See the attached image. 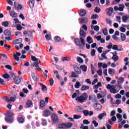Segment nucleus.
Masks as SVG:
<instances>
[{"instance_id":"1","label":"nucleus","mask_w":129,"mask_h":129,"mask_svg":"<svg viewBox=\"0 0 129 129\" xmlns=\"http://www.w3.org/2000/svg\"><path fill=\"white\" fill-rule=\"evenodd\" d=\"M87 98H88V95L86 93H84L80 96L77 97L76 100L80 103H83V102H85L87 100Z\"/></svg>"},{"instance_id":"2","label":"nucleus","mask_w":129,"mask_h":129,"mask_svg":"<svg viewBox=\"0 0 129 129\" xmlns=\"http://www.w3.org/2000/svg\"><path fill=\"white\" fill-rule=\"evenodd\" d=\"M7 122H14V113L13 112L9 111L5 117Z\"/></svg>"},{"instance_id":"3","label":"nucleus","mask_w":129,"mask_h":129,"mask_svg":"<svg viewBox=\"0 0 129 129\" xmlns=\"http://www.w3.org/2000/svg\"><path fill=\"white\" fill-rule=\"evenodd\" d=\"M106 88L108 90H110V92L113 94H115V93L118 92V91H116V89H115V88H116V86L115 85L108 84L106 86Z\"/></svg>"},{"instance_id":"4","label":"nucleus","mask_w":129,"mask_h":129,"mask_svg":"<svg viewBox=\"0 0 129 129\" xmlns=\"http://www.w3.org/2000/svg\"><path fill=\"white\" fill-rule=\"evenodd\" d=\"M80 40H81L82 45H85V40H84V38L86 37V33L83 29H80Z\"/></svg>"},{"instance_id":"5","label":"nucleus","mask_w":129,"mask_h":129,"mask_svg":"<svg viewBox=\"0 0 129 129\" xmlns=\"http://www.w3.org/2000/svg\"><path fill=\"white\" fill-rule=\"evenodd\" d=\"M3 99L6 101V102H8L10 103V102H15L16 99H17V96L14 95L13 97H11L10 99L7 97H4L3 98Z\"/></svg>"},{"instance_id":"6","label":"nucleus","mask_w":129,"mask_h":129,"mask_svg":"<svg viewBox=\"0 0 129 129\" xmlns=\"http://www.w3.org/2000/svg\"><path fill=\"white\" fill-rule=\"evenodd\" d=\"M51 117L52 119L53 123H58L59 122V118L56 113H53L51 115Z\"/></svg>"},{"instance_id":"7","label":"nucleus","mask_w":129,"mask_h":129,"mask_svg":"<svg viewBox=\"0 0 129 129\" xmlns=\"http://www.w3.org/2000/svg\"><path fill=\"white\" fill-rule=\"evenodd\" d=\"M106 14L107 16H108V17H110L111 15H112V13H113V8L112 7H109L108 8H107L105 10Z\"/></svg>"},{"instance_id":"8","label":"nucleus","mask_w":129,"mask_h":129,"mask_svg":"<svg viewBox=\"0 0 129 129\" xmlns=\"http://www.w3.org/2000/svg\"><path fill=\"white\" fill-rule=\"evenodd\" d=\"M75 43L80 47H81V46H85V45H83V44H82V41H81V39H80L79 38H76L75 39Z\"/></svg>"},{"instance_id":"9","label":"nucleus","mask_w":129,"mask_h":129,"mask_svg":"<svg viewBox=\"0 0 129 129\" xmlns=\"http://www.w3.org/2000/svg\"><path fill=\"white\" fill-rule=\"evenodd\" d=\"M93 106L94 108L97 111L100 110V109H101L102 108V106L99 103H95L93 104Z\"/></svg>"},{"instance_id":"10","label":"nucleus","mask_w":129,"mask_h":129,"mask_svg":"<svg viewBox=\"0 0 129 129\" xmlns=\"http://www.w3.org/2000/svg\"><path fill=\"white\" fill-rule=\"evenodd\" d=\"M74 71L76 72L77 74H81V69L79 68L77 66L76 64L73 66Z\"/></svg>"},{"instance_id":"11","label":"nucleus","mask_w":129,"mask_h":129,"mask_svg":"<svg viewBox=\"0 0 129 129\" xmlns=\"http://www.w3.org/2000/svg\"><path fill=\"white\" fill-rule=\"evenodd\" d=\"M22 79H23V78H20V77H15L14 79V82L16 84H20Z\"/></svg>"},{"instance_id":"12","label":"nucleus","mask_w":129,"mask_h":129,"mask_svg":"<svg viewBox=\"0 0 129 129\" xmlns=\"http://www.w3.org/2000/svg\"><path fill=\"white\" fill-rule=\"evenodd\" d=\"M20 56H21V53L20 52H16V54H14V59L16 61H20Z\"/></svg>"},{"instance_id":"13","label":"nucleus","mask_w":129,"mask_h":129,"mask_svg":"<svg viewBox=\"0 0 129 129\" xmlns=\"http://www.w3.org/2000/svg\"><path fill=\"white\" fill-rule=\"evenodd\" d=\"M21 42H23V39H22V38H19L14 40L13 44H14V45H18L21 44Z\"/></svg>"},{"instance_id":"14","label":"nucleus","mask_w":129,"mask_h":129,"mask_svg":"<svg viewBox=\"0 0 129 129\" xmlns=\"http://www.w3.org/2000/svg\"><path fill=\"white\" fill-rule=\"evenodd\" d=\"M10 15L11 17H12V18H17L18 17V14L15 11H11L10 12Z\"/></svg>"},{"instance_id":"15","label":"nucleus","mask_w":129,"mask_h":129,"mask_svg":"<svg viewBox=\"0 0 129 129\" xmlns=\"http://www.w3.org/2000/svg\"><path fill=\"white\" fill-rule=\"evenodd\" d=\"M91 28L92 30L94 29V31H96V32H98V31H99V26L97 25L93 26V25H91Z\"/></svg>"},{"instance_id":"16","label":"nucleus","mask_w":129,"mask_h":129,"mask_svg":"<svg viewBox=\"0 0 129 129\" xmlns=\"http://www.w3.org/2000/svg\"><path fill=\"white\" fill-rule=\"evenodd\" d=\"M24 35H27L28 37H29V38H31L33 35V33L32 32L27 31H24L23 32Z\"/></svg>"},{"instance_id":"17","label":"nucleus","mask_w":129,"mask_h":129,"mask_svg":"<svg viewBox=\"0 0 129 129\" xmlns=\"http://www.w3.org/2000/svg\"><path fill=\"white\" fill-rule=\"evenodd\" d=\"M40 85L41 86V90H42L43 92H46V91L47 90V87H46L45 85H43L42 83H40Z\"/></svg>"},{"instance_id":"18","label":"nucleus","mask_w":129,"mask_h":129,"mask_svg":"<svg viewBox=\"0 0 129 129\" xmlns=\"http://www.w3.org/2000/svg\"><path fill=\"white\" fill-rule=\"evenodd\" d=\"M104 116H106V113H105V112L100 114L98 115V117L99 119L101 120V119H102V118L103 117H104Z\"/></svg>"},{"instance_id":"19","label":"nucleus","mask_w":129,"mask_h":129,"mask_svg":"<svg viewBox=\"0 0 129 129\" xmlns=\"http://www.w3.org/2000/svg\"><path fill=\"white\" fill-rule=\"evenodd\" d=\"M119 11V12H123L124 9V4H120L118 5Z\"/></svg>"},{"instance_id":"20","label":"nucleus","mask_w":129,"mask_h":129,"mask_svg":"<svg viewBox=\"0 0 129 129\" xmlns=\"http://www.w3.org/2000/svg\"><path fill=\"white\" fill-rule=\"evenodd\" d=\"M86 15V11L83 9H82L80 12V15L81 16V17H84V16H85Z\"/></svg>"},{"instance_id":"21","label":"nucleus","mask_w":129,"mask_h":129,"mask_svg":"<svg viewBox=\"0 0 129 129\" xmlns=\"http://www.w3.org/2000/svg\"><path fill=\"white\" fill-rule=\"evenodd\" d=\"M35 5V0H30L29 1V6L31 9L34 8Z\"/></svg>"},{"instance_id":"22","label":"nucleus","mask_w":129,"mask_h":129,"mask_svg":"<svg viewBox=\"0 0 129 129\" xmlns=\"http://www.w3.org/2000/svg\"><path fill=\"white\" fill-rule=\"evenodd\" d=\"M26 105L27 107H31L33 105V102L31 100H28L26 102Z\"/></svg>"},{"instance_id":"23","label":"nucleus","mask_w":129,"mask_h":129,"mask_svg":"<svg viewBox=\"0 0 129 129\" xmlns=\"http://www.w3.org/2000/svg\"><path fill=\"white\" fill-rule=\"evenodd\" d=\"M80 68L84 72H86V71H87V67L85 65H81Z\"/></svg>"},{"instance_id":"24","label":"nucleus","mask_w":129,"mask_h":129,"mask_svg":"<svg viewBox=\"0 0 129 129\" xmlns=\"http://www.w3.org/2000/svg\"><path fill=\"white\" fill-rule=\"evenodd\" d=\"M87 41L88 42V43H89V44H92V43H93V40L90 36H88L87 38Z\"/></svg>"},{"instance_id":"25","label":"nucleus","mask_w":129,"mask_h":129,"mask_svg":"<svg viewBox=\"0 0 129 129\" xmlns=\"http://www.w3.org/2000/svg\"><path fill=\"white\" fill-rule=\"evenodd\" d=\"M70 77L71 78H78V76H77V75L76 74V73H75V72H72L71 74Z\"/></svg>"},{"instance_id":"26","label":"nucleus","mask_w":129,"mask_h":129,"mask_svg":"<svg viewBox=\"0 0 129 129\" xmlns=\"http://www.w3.org/2000/svg\"><path fill=\"white\" fill-rule=\"evenodd\" d=\"M128 20V17L127 16H123L122 17V21L123 23H126V21Z\"/></svg>"},{"instance_id":"27","label":"nucleus","mask_w":129,"mask_h":129,"mask_svg":"<svg viewBox=\"0 0 129 129\" xmlns=\"http://www.w3.org/2000/svg\"><path fill=\"white\" fill-rule=\"evenodd\" d=\"M64 124H65L66 128H68L71 127V126L73 125V124H72V123L71 122L64 123Z\"/></svg>"},{"instance_id":"28","label":"nucleus","mask_w":129,"mask_h":129,"mask_svg":"<svg viewBox=\"0 0 129 129\" xmlns=\"http://www.w3.org/2000/svg\"><path fill=\"white\" fill-rule=\"evenodd\" d=\"M89 89V86L84 85L81 87V90L84 91L85 90H88Z\"/></svg>"},{"instance_id":"29","label":"nucleus","mask_w":129,"mask_h":129,"mask_svg":"<svg viewBox=\"0 0 129 129\" xmlns=\"http://www.w3.org/2000/svg\"><path fill=\"white\" fill-rule=\"evenodd\" d=\"M81 22L83 24H86V23L88 22V20H87V18H86V17H84L81 19Z\"/></svg>"},{"instance_id":"30","label":"nucleus","mask_w":129,"mask_h":129,"mask_svg":"<svg viewBox=\"0 0 129 129\" xmlns=\"http://www.w3.org/2000/svg\"><path fill=\"white\" fill-rule=\"evenodd\" d=\"M58 128H66V126H65V123H59L58 124Z\"/></svg>"},{"instance_id":"31","label":"nucleus","mask_w":129,"mask_h":129,"mask_svg":"<svg viewBox=\"0 0 129 129\" xmlns=\"http://www.w3.org/2000/svg\"><path fill=\"white\" fill-rule=\"evenodd\" d=\"M113 56L112 57V60H113L115 62H116L118 60V57L116 55L113 54L112 53Z\"/></svg>"},{"instance_id":"32","label":"nucleus","mask_w":129,"mask_h":129,"mask_svg":"<svg viewBox=\"0 0 129 129\" xmlns=\"http://www.w3.org/2000/svg\"><path fill=\"white\" fill-rule=\"evenodd\" d=\"M4 33L5 36H11V32L9 30H4Z\"/></svg>"},{"instance_id":"33","label":"nucleus","mask_w":129,"mask_h":129,"mask_svg":"<svg viewBox=\"0 0 129 129\" xmlns=\"http://www.w3.org/2000/svg\"><path fill=\"white\" fill-rule=\"evenodd\" d=\"M108 73L110 75L114 74V73H115V71L113 69H109Z\"/></svg>"},{"instance_id":"34","label":"nucleus","mask_w":129,"mask_h":129,"mask_svg":"<svg viewBox=\"0 0 129 129\" xmlns=\"http://www.w3.org/2000/svg\"><path fill=\"white\" fill-rule=\"evenodd\" d=\"M50 114H51V112H50V110H46L44 111V115L45 116H49V115H50Z\"/></svg>"},{"instance_id":"35","label":"nucleus","mask_w":129,"mask_h":129,"mask_svg":"<svg viewBox=\"0 0 129 129\" xmlns=\"http://www.w3.org/2000/svg\"><path fill=\"white\" fill-rule=\"evenodd\" d=\"M2 26L5 27H9V22L8 21L3 22L2 23Z\"/></svg>"},{"instance_id":"36","label":"nucleus","mask_w":129,"mask_h":129,"mask_svg":"<svg viewBox=\"0 0 129 129\" xmlns=\"http://www.w3.org/2000/svg\"><path fill=\"white\" fill-rule=\"evenodd\" d=\"M46 105V103H45V101L41 100L40 102V106L41 107H44Z\"/></svg>"},{"instance_id":"37","label":"nucleus","mask_w":129,"mask_h":129,"mask_svg":"<svg viewBox=\"0 0 129 129\" xmlns=\"http://www.w3.org/2000/svg\"><path fill=\"white\" fill-rule=\"evenodd\" d=\"M120 37H121V41H125L126 38H125V35H124V34L121 33Z\"/></svg>"},{"instance_id":"38","label":"nucleus","mask_w":129,"mask_h":129,"mask_svg":"<svg viewBox=\"0 0 129 129\" xmlns=\"http://www.w3.org/2000/svg\"><path fill=\"white\" fill-rule=\"evenodd\" d=\"M80 86H81V84H80V82L77 81L76 84L75 85V88H79Z\"/></svg>"},{"instance_id":"39","label":"nucleus","mask_w":129,"mask_h":129,"mask_svg":"<svg viewBox=\"0 0 129 129\" xmlns=\"http://www.w3.org/2000/svg\"><path fill=\"white\" fill-rule=\"evenodd\" d=\"M54 41L56 43H58V42H60V41H61V38L60 37H59V36H55L54 37Z\"/></svg>"},{"instance_id":"40","label":"nucleus","mask_w":129,"mask_h":129,"mask_svg":"<svg viewBox=\"0 0 129 129\" xmlns=\"http://www.w3.org/2000/svg\"><path fill=\"white\" fill-rule=\"evenodd\" d=\"M83 113H84V115L85 116H88V114H89V111L88 110H85L83 111Z\"/></svg>"},{"instance_id":"41","label":"nucleus","mask_w":129,"mask_h":129,"mask_svg":"<svg viewBox=\"0 0 129 129\" xmlns=\"http://www.w3.org/2000/svg\"><path fill=\"white\" fill-rule=\"evenodd\" d=\"M62 60V61H71V58L69 57H63Z\"/></svg>"},{"instance_id":"42","label":"nucleus","mask_w":129,"mask_h":129,"mask_svg":"<svg viewBox=\"0 0 129 129\" xmlns=\"http://www.w3.org/2000/svg\"><path fill=\"white\" fill-rule=\"evenodd\" d=\"M23 28V27H22V26L20 24L17 25L16 26V29L17 31H21L22 29Z\"/></svg>"},{"instance_id":"43","label":"nucleus","mask_w":129,"mask_h":129,"mask_svg":"<svg viewBox=\"0 0 129 129\" xmlns=\"http://www.w3.org/2000/svg\"><path fill=\"white\" fill-rule=\"evenodd\" d=\"M116 86L118 87V88H119V89H122V87H121V85L120 84V83H119V81L117 82V83L116 84Z\"/></svg>"},{"instance_id":"44","label":"nucleus","mask_w":129,"mask_h":129,"mask_svg":"<svg viewBox=\"0 0 129 129\" xmlns=\"http://www.w3.org/2000/svg\"><path fill=\"white\" fill-rule=\"evenodd\" d=\"M74 119H79V118H81V115H74Z\"/></svg>"},{"instance_id":"45","label":"nucleus","mask_w":129,"mask_h":129,"mask_svg":"<svg viewBox=\"0 0 129 129\" xmlns=\"http://www.w3.org/2000/svg\"><path fill=\"white\" fill-rule=\"evenodd\" d=\"M5 68H6L7 69H8L9 70H13V68L10 64H7L5 66Z\"/></svg>"},{"instance_id":"46","label":"nucleus","mask_w":129,"mask_h":129,"mask_svg":"<svg viewBox=\"0 0 129 129\" xmlns=\"http://www.w3.org/2000/svg\"><path fill=\"white\" fill-rule=\"evenodd\" d=\"M31 76H32L33 80H34L35 81H36V80H37V76H36L35 75V74L32 73H31Z\"/></svg>"},{"instance_id":"47","label":"nucleus","mask_w":129,"mask_h":129,"mask_svg":"<svg viewBox=\"0 0 129 129\" xmlns=\"http://www.w3.org/2000/svg\"><path fill=\"white\" fill-rule=\"evenodd\" d=\"M49 83L50 86H53L54 85V80H53V78H50L49 80Z\"/></svg>"},{"instance_id":"48","label":"nucleus","mask_w":129,"mask_h":129,"mask_svg":"<svg viewBox=\"0 0 129 129\" xmlns=\"http://www.w3.org/2000/svg\"><path fill=\"white\" fill-rule=\"evenodd\" d=\"M45 38L46 40H47V41H50V40H51V35L46 34L45 35Z\"/></svg>"},{"instance_id":"49","label":"nucleus","mask_w":129,"mask_h":129,"mask_svg":"<svg viewBox=\"0 0 129 129\" xmlns=\"http://www.w3.org/2000/svg\"><path fill=\"white\" fill-rule=\"evenodd\" d=\"M18 120L19 122H20V123H23V122H24V121H25V120H24V118H23L22 117H19L18 119Z\"/></svg>"},{"instance_id":"50","label":"nucleus","mask_w":129,"mask_h":129,"mask_svg":"<svg viewBox=\"0 0 129 129\" xmlns=\"http://www.w3.org/2000/svg\"><path fill=\"white\" fill-rule=\"evenodd\" d=\"M101 9L98 7H96L94 9L95 13H100Z\"/></svg>"},{"instance_id":"51","label":"nucleus","mask_w":129,"mask_h":129,"mask_svg":"<svg viewBox=\"0 0 129 129\" xmlns=\"http://www.w3.org/2000/svg\"><path fill=\"white\" fill-rule=\"evenodd\" d=\"M77 60L78 62H79V63H83V60L82 59V58H81V57H77Z\"/></svg>"},{"instance_id":"52","label":"nucleus","mask_w":129,"mask_h":129,"mask_svg":"<svg viewBox=\"0 0 129 129\" xmlns=\"http://www.w3.org/2000/svg\"><path fill=\"white\" fill-rule=\"evenodd\" d=\"M103 33L105 36H107L108 33H107V29L105 28L104 29L102 30Z\"/></svg>"},{"instance_id":"53","label":"nucleus","mask_w":129,"mask_h":129,"mask_svg":"<svg viewBox=\"0 0 129 129\" xmlns=\"http://www.w3.org/2000/svg\"><path fill=\"white\" fill-rule=\"evenodd\" d=\"M83 110V108H81L80 106H77V111L78 112H81Z\"/></svg>"},{"instance_id":"54","label":"nucleus","mask_w":129,"mask_h":129,"mask_svg":"<svg viewBox=\"0 0 129 129\" xmlns=\"http://www.w3.org/2000/svg\"><path fill=\"white\" fill-rule=\"evenodd\" d=\"M3 77L6 79H9V78H10V75L7 73H6L4 75Z\"/></svg>"},{"instance_id":"55","label":"nucleus","mask_w":129,"mask_h":129,"mask_svg":"<svg viewBox=\"0 0 129 129\" xmlns=\"http://www.w3.org/2000/svg\"><path fill=\"white\" fill-rule=\"evenodd\" d=\"M112 38L113 40H114V41H118V37H117L116 35H113Z\"/></svg>"},{"instance_id":"56","label":"nucleus","mask_w":129,"mask_h":129,"mask_svg":"<svg viewBox=\"0 0 129 129\" xmlns=\"http://www.w3.org/2000/svg\"><path fill=\"white\" fill-rule=\"evenodd\" d=\"M80 128L82 129H88V126H84L83 124H82L80 127Z\"/></svg>"},{"instance_id":"57","label":"nucleus","mask_w":129,"mask_h":129,"mask_svg":"<svg viewBox=\"0 0 129 129\" xmlns=\"http://www.w3.org/2000/svg\"><path fill=\"white\" fill-rule=\"evenodd\" d=\"M92 123L94 124V126H95V127H97V126H98V123L96 121L93 120L92 121Z\"/></svg>"},{"instance_id":"58","label":"nucleus","mask_w":129,"mask_h":129,"mask_svg":"<svg viewBox=\"0 0 129 129\" xmlns=\"http://www.w3.org/2000/svg\"><path fill=\"white\" fill-rule=\"evenodd\" d=\"M31 60L32 61H34L35 62H36V61H38V58H36L35 57V56L32 55L31 56Z\"/></svg>"},{"instance_id":"59","label":"nucleus","mask_w":129,"mask_h":129,"mask_svg":"<svg viewBox=\"0 0 129 129\" xmlns=\"http://www.w3.org/2000/svg\"><path fill=\"white\" fill-rule=\"evenodd\" d=\"M83 123H84V124H89V123H90V122H89L88 120L84 119L83 120Z\"/></svg>"},{"instance_id":"60","label":"nucleus","mask_w":129,"mask_h":129,"mask_svg":"<svg viewBox=\"0 0 129 129\" xmlns=\"http://www.w3.org/2000/svg\"><path fill=\"white\" fill-rule=\"evenodd\" d=\"M91 56H95V49H92L91 52Z\"/></svg>"},{"instance_id":"61","label":"nucleus","mask_w":129,"mask_h":129,"mask_svg":"<svg viewBox=\"0 0 129 129\" xmlns=\"http://www.w3.org/2000/svg\"><path fill=\"white\" fill-rule=\"evenodd\" d=\"M106 21L107 24H108L109 25H111V23H112V22L110 21V19H106Z\"/></svg>"},{"instance_id":"62","label":"nucleus","mask_w":129,"mask_h":129,"mask_svg":"<svg viewBox=\"0 0 129 129\" xmlns=\"http://www.w3.org/2000/svg\"><path fill=\"white\" fill-rule=\"evenodd\" d=\"M118 81H119V83H122V82L124 81V79H123V78H120L118 79Z\"/></svg>"},{"instance_id":"63","label":"nucleus","mask_w":129,"mask_h":129,"mask_svg":"<svg viewBox=\"0 0 129 129\" xmlns=\"http://www.w3.org/2000/svg\"><path fill=\"white\" fill-rule=\"evenodd\" d=\"M17 10H23V6L22 5H19L17 7Z\"/></svg>"},{"instance_id":"64","label":"nucleus","mask_w":129,"mask_h":129,"mask_svg":"<svg viewBox=\"0 0 129 129\" xmlns=\"http://www.w3.org/2000/svg\"><path fill=\"white\" fill-rule=\"evenodd\" d=\"M82 29H83V30H85V31H87V26L86 25H83L82 26Z\"/></svg>"}]
</instances>
